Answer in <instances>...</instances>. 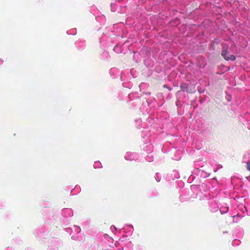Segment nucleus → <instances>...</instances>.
Masks as SVG:
<instances>
[{"label": "nucleus", "mask_w": 250, "mask_h": 250, "mask_svg": "<svg viewBox=\"0 0 250 250\" xmlns=\"http://www.w3.org/2000/svg\"><path fill=\"white\" fill-rule=\"evenodd\" d=\"M115 31H111L110 33L104 34L103 36L100 39V43L101 46L104 47H106L110 45V43L114 41L115 39L117 36H120V34Z\"/></svg>", "instance_id": "1"}, {"label": "nucleus", "mask_w": 250, "mask_h": 250, "mask_svg": "<svg viewBox=\"0 0 250 250\" xmlns=\"http://www.w3.org/2000/svg\"><path fill=\"white\" fill-rule=\"evenodd\" d=\"M205 197L208 201V207L209 210L212 212L218 211L219 207L218 202L211 194H205Z\"/></svg>", "instance_id": "2"}, {"label": "nucleus", "mask_w": 250, "mask_h": 250, "mask_svg": "<svg viewBox=\"0 0 250 250\" xmlns=\"http://www.w3.org/2000/svg\"><path fill=\"white\" fill-rule=\"evenodd\" d=\"M124 158L127 161H137L140 158V155L136 152H127Z\"/></svg>", "instance_id": "3"}, {"label": "nucleus", "mask_w": 250, "mask_h": 250, "mask_svg": "<svg viewBox=\"0 0 250 250\" xmlns=\"http://www.w3.org/2000/svg\"><path fill=\"white\" fill-rule=\"evenodd\" d=\"M62 214L64 217H70L73 215V211L71 208H63L62 210Z\"/></svg>", "instance_id": "4"}, {"label": "nucleus", "mask_w": 250, "mask_h": 250, "mask_svg": "<svg viewBox=\"0 0 250 250\" xmlns=\"http://www.w3.org/2000/svg\"><path fill=\"white\" fill-rule=\"evenodd\" d=\"M75 45L80 50H83L85 46V42L83 41H77L75 42Z\"/></svg>", "instance_id": "5"}, {"label": "nucleus", "mask_w": 250, "mask_h": 250, "mask_svg": "<svg viewBox=\"0 0 250 250\" xmlns=\"http://www.w3.org/2000/svg\"><path fill=\"white\" fill-rule=\"evenodd\" d=\"M242 162L246 164L250 162V150L244 154L243 157Z\"/></svg>", "instance_id": "6"}, {"label": "nucleus", "mask_w": 250, "mask_h": 250, "mask_svg": "<svg viewBox=\"0 0 250 250\" xmlns=\"http://www.w3.org/2000/svg\"><path fill=\"white\" fill-rule=\"evenodd\" d=\"M181 89L182 91H186L188 93H191L192 90L189 88L188 84L186 83H182L181 85Z\"/></svg>", "instance_id": "7"}, {"label": "nucleus", "mask_w": 250, "mask_h": 250, "mask_svg": "<svg viewBox=\"0 0 250 250\" xmlns=\"http://www.w3.org/2000/svg\"><path fill=\"white\" fill-rule=\"evenodd\" d=\"M110 56L108 52L104 51L101 55V59L104 61H107L109 59Z\"/></svg>", "instance_id": "8"}, {"label": "nucleus", "mask_w": 250, "mask_h": 250, "mask_svg": "<svg viewBox=\"0 0 250 250\" xmlns=\"http://www.w3.org/2000/svg\"><path fill=\"white\" fill-rule=\"evenodd\" d=\"M95 18L96 21L101 24H104L105 22V17L104 15L96 17Z\"/></svg>", "instance_id": "9"}, {"label": "nucleus", "mask_w": 250, "mask_h": 250, "mask_svg": "<svg viewBox=\"0 0 250 250\" xmlns=\"http://www.w3.org/2000/svg\"><path fill=\"white\" fill-rule=\"evenodd\" d=\"M227 48L228 47H226L225 46H223V50L221 52V55L225 59L226 57L228 56V51H227Z\"/></svg>", "instance_id": "10"}, {"label": "nucleus", "mask_w": 250, "mask_h": 250, "mask_svg": "<svg viewBox=\"0 0 250 250\" xmlns=\"http://www.w3.org/2000/svg\"><path fill=\"white\" fill-rule=\"evenodd\" d=\"M219 208L222 214H225L229 211L228 207H221Z\"/></svg>", "instance_id": "11"}, {"label": "nucleus", "mask_w": 250, "mask_h": 250, "mask_svg": "<svg viewBox=\"0 0 250 250\" xmlns=\"http://www.w3.org/2000/svg\"><path fill=\"white\" fill-rule=\"evenodd\" d=\"M113 51L117 53H121L122 52V47L119 44H117L114 47Z\"/></svg>", "instance_id": "12"}, {"label": "nucleus", "mask_w": 250, "mask_h": 250, "mask_svg": "<svg viewBox=\"0 0 250 250\" xmlns=\"http://www.w3.org/2000/svg\"><path fill=\"white\" fill-rule=\"evenodd\" d=\"M225 59L227 61L230 60L232 61H234L236 59V57L233 55H228V56H227V57H226Z\"/></svg>", "instance_id": "13"}, {"label": "nucleus", "mask_w": 250, "mask_h": 250, "mask_svg": "<svg viewBox=\"0 0 250 250\" xmlns=\"http://www.w3.org/2000/svg\"><path fill=\"white\" fill-rule=\"evenodd\" d=\"M76 33H77L76 29H75V28L70 29L67 31V34H69V35H74L76 34Z\"/></svg>", "instance_id": "14"}, {"label": "nucleus", "mask_w": 250, "mask_h": 250, "mask_svg": "<svg viewBox=\"0 0 250 250\" xmlns=\"http://www.w3.org/2000/svg\"><path fill=\"white\" fill-rule=\"evenodd\" d=\"M93 167L95 168H101V167H102V164L100 163V162H99V161L95 162V163L93 165Z\"/></svg>", "instance_id": "15"}, {"label": "nucleus", "mask_w": 250, "mask_h": 250, "mask_svg": "<svg viewBox=\"0 0 250 250\" xmlns=\"http://www.w3.org/2000/svg\"><path fill=\"white\" fill-rule=\"evenodd\" d=\"M241 241L239 240L234 239L232 241V245L233 246H237L240 245Z\"/></svg>", "instance_id": "16"}, {"label": "nucleus", "mask_w": 250, "mask_h": 250, "mask_svg": "<svg viewBox=\"0 0 250 250\" xmlns=\"http://www.w3.org/2000/svg\"><path fill=\"white\" fill-rule=\"evenodd\" d=\"M126 247L128 248V250H132V249H133V245L131 242H128L126 244V245L125 246V248H124V249H125Z\"/></svg>", "instance_id": "17"}, {"label": "nucleus", "mask_w": 250, "mask_h": 250, "mask_svg": "<svg viewBox=\"0 0 250 250\" xmlns=\"http://www.w3.org/2000/svg\"><path fill=\"white\" fill-rule=\"evenodd\" d=\"M210 194V193L209 192H207V193H206L205 194L203 193H201V194L199 195V200H207L206 197H205V196H204L205 194Z\"/></svg>", "instance_id": "18"}, {"label": "nucleus", "mask_w": 250, "mask_h": 250, "mask_svg": "<svg viewBox=\"0 0 250 250\" xmlns=\"http://www.w3.org/2000/svg\"><path fill=\"white\" fill-rule=\"evenodd\" d=\"M146 159L147 161L149 162H152L153 161V156L152 155H147L146 157Z\"/></svg>", "instance_id": "19"}, {"label": "nucleus", "mask_w": 250, "mask_h": 250, "mask_svg": "<svg viewBox=\"0 0 250 250\" xmlns=\"http://www.w3.org/2000/svg\"><path fill=\"white\" fill-rule=\"evenodd\" d=\"M155 179L157 182H159L161 180V176L159 173H156L155 175Z\"/></svg>", "instance_id": "20"}, {"label": "nucleus", "mask_w": 250, "mask_h": 250, "mask_svg": "<svg viewBox=\"0 0 250 250\" xmlns=\"http://www.w3.org/2000/svg\"><path fill=\"white\" fill-rule=\"evenodd\" d=\"M147 102L149 106H150V104H152L153 107L154 106L155 104H156V102L155 99H151L150 103H149L148 101H147Z\"/></svg>", "instance_id": "21"}, {"label": "nucleus", "mask_w": 250, "mask_h": 250, "mask_svg": "<svg viewBox=\"0 0 250 250\" xmlns=\"http://www.w3.org/2000/svg\"><path fill=\"white\" fill-rule=\"evenodd\" d=\"M73 228L75 231L77 233H80L81 231V228L79 226H74Z\"/></svg>", "instance_id": "22"}, {"label": "nucleus", "mask_w": 250, "mask_h": 250, "mask_svg": "<svg viewBox=\"0 0 250 250\" xmlns=\"http://www.w3.org/2000/svg\"><path fill=\"white\" fill-rule=\"evenodd\" d=\"M222 168V166L221 165L218 164L217 165V167L216 168H214L213 171L214 172H216L220 168Z\"/></svg>", "instance_id": "23"}, {"label": "nucleus", "mask_w": 250, "mask_h": 250, "mask_svg": "<svg viewBox=\"0 0 250 250\" xmlns=\"http://www.w3.org/2000/svg\"><path fill=\"white\" fill-rule=\"evenodd\" d=\"M135 122L137 124H138V125H137V127H140V123L142 122L141 120L140 119H138L136 120Z\"/></svg>", "instance_id": "24"}, {"label": "nucleus", "mask_w": 250, "mask_h": 250, "mask_svg": "<svg viewBox=\"0 0 250 250\" xmlns=\"http://www.w3.org/2000/svg\"><path fill=\"white\" fill-rule=\"evenodd\" d=\"M174 173V178H179L180 177L179 174L176 171H173V172Z\"/></svg>", "instance_id": "25"}, {"label": "nucleus", "mask_w": 250, "mask_h": 250, "mask_svg": "<svg viewBox=\"0 0 250 250\" xmlns=\"http://www.w3.org/2000/svg\"><path fill=\"white\" fill-rule=\"evenodd\" d=\"M176 105L178 107H180V106H181L182 104L181 103V101L179 100H177V101L176 102Z\"/></svg>", "instance_id": "26"}, {"label": "nucleus", "mask_w": 250, "mask_h": 250, "mask_svg": "<svg viewBox=\"0 0 250 250\" xmlns=\"http://www.w3.org/2000/svg\"><path fill=\"white\" fill-rule=\"evenodd\" d=\"M246 168L247 170L249 171H250V162L247 164V167Z\"/></svg>", "instance_id": "27"}, {"label": "nucleus", "mask_w": 250, "mask_h": 250, "mask_svg": "<svg viewBox=\"0 0 250 250\" xmlns=\"http://www.w3.org/2000/svg\"><path fill=\"white\" fill-rule=\"evenodd\" d=\"M124 73H122L121 74V76H120V79L121 80V81H123V78H124Z\"/></svg>", "instance_id": "28"}, {"label": "nucleus", "mask_w": 250, "mask_h": 250, "mask_svg": "<svg viewBox=\"0 0 250 250\" xmlns=\"http://www.w3.org/2000/svg\"><path fill=\"white\" fill-rule=\"evenodd\" d=\"M133 94H130L128 95V98L129 99H130V100H132V97H133Z\"/></svg>", "instance_id": "29"}, {"label": "nucleus", "mask_w": 250, "mask_h": 250, "mask_svg": "<svg viewBox=\"0 0 250 250\" xmlns=\"http://www.w3.org/2000/svg\"><path fill=\"white\" fill-rule=\"evenodd\" d=\"M65 230L66 231H67L68 232H69L70 231H72V229L71 228H66L65 229Z\"/></svg>", "instance_id": "30"}, {"label": "nucleus", "mask_w": 250, "mask_h": 250, "mask_svg": "<svg viewBox=\"0 0 250 250\" xmlns=\"http://www.w3.org/2000/svg\"><path fill=\"white\" fill-rule=\"evenodd\" d=\"M145 85H146V84H145V83H141L140 84L139 87H140V88L143 87Z\"/></svg>", "instance_id": "31"}, {"label": "nucleus", "mask_w": 250, "mask_h": 250, "mask_svg": "<svg viewBox=\"0 0 250 250\" xmlns=\"http://www.w3.org/2000/svg\"><path fill=\"white\" fill-rule=\"evenodd\" d=\"M48 250H58L57 248H49Z\"/></svg>", "instance_id": "32"}, {"label": "nucleus", "mask_w": 250, "mask_h": 250, "mask_svg": "<svg viewBox=\"0 0 250 250\" xmlns=\"http://www.w3.org/2000/svg\"><path fill=\"white\" fill-rule=\"evenodd\" d=\"M112 228H113L115 230H117V228H116V227H115L114 226H112L111 227V229H112Z\"/></svg>", "instance_id": "33"}, {"label": "nucleus", "mask_w": 250, "mask_h": 250, "mask_svg": "<svg viewBox=\"0 0 250 250\" xmlns=\"http://www.w3.org/2000/svg\"><path fill=\"white\" fill-rule=\"evenodd\" d=\"M3 60L0 59V65L2 64L3 63Z\"/></svg>", "instance_id": "34"}, {"label": "nucleus", "mask_w": 250, "mask_h": 250, "mask_svg": "<svg viewBox=\"0 0 250 250\" xmlns=\"http://www.w3.org/2000/svg\"><path fill=\"white\" fill-rule=\"evenodd\" d=\"M128 227L131 228V229H133V226L132 225H129Z\"/></svg>", "instance_id": "35"}, {"label": "nucleus", "mask_w": 250, "mask_h": 250, "mask_svg": "<svg viewBox=\"0 0 250 250\" xmlns=\"http://www.w3.org/2000/svg\"><path fill=\"white\" fill-rule=\"evenodd\" d=\"M116 28H117V25H115V26L113 27V28L114 29H115Z\"/></svg>", "instance_id": "36"}, {"label": "nucleus", "mask_w": 250, "mask_h": 250, "mask_svg": "<svg viewBox=\"0 0 250 250\" xmlns=\"http://www.w3.org/2000/svg\"><path fill=\"white\" fill-rule=\"evenodd\" d=\"M72 239H74V240H75V239H76L75 237V236H72Z\"/></svg>", "instance_id": "37"}, {"label": "nucleus", "mask_w": 250, "mask_h": 250, "mask_svg": "<svg viewBox=\"0 0 250 250\" xmlns=\"http://www.w3.org/2000/svg\"><path fill=\"white\" fill-rule=\"evenodd\" d=\"M180 93V91H178L177 93V95H178Z\"/></svg>", "instance_id": "38"}, {"label": "nucleus", "mask_w": 250, "mask_h": 250, "mask_svg": "<svg viewBox=\"0 0 250 250\" xmlns=\"http://www.w3.org/2000/svg\"><path fill=\"white\" fill-rule=\"evenodd\" d=\"M80 188V187H78V188L77 187V186H76V187H75V188H76V189H77L78 188Z\"/></svg>", "instance_id": "39"}, {"label": "nucleus", "mask_w": 250, "mask_h": 250, "mask_svg": "<svg viewBox=\"0 0 250 250\" xmlns=\"http://www.w3.org/2000/svg\"><path fill=\"white\" fill-rule=\"evenodd\" d=\"M123 86H126L125 85V84L124 83H123Z\"/></svg>", "instance_id": "40"}, {"label": "nucleus", "mask_w": 250, "mask_h": 250, "mask_svg": "<svg viewBox=\"0 0 250 250\" xmlns=\"http://www.w3.org/2000/svg\"><path fill=\"white\" fill-rule=\"evenodd\" d=\"M248 128H249V129H250V124H249V127H248Z\"/></svg>", "instance_id": "41"}, {"label": "nucleus", "mask_w": 250, "mask_h": 250, "mask_svg": "<svg viewBox=\"0 0 250 250\" xmlns=\"http://www.w3.org/2000/svg\"><path fill=\"white\" fill-rule=\"evenodd\" d=\"M148 146L150 147H151V145L149 146Z\"/></svg>", "instance_id": "42"}]
</instances>
